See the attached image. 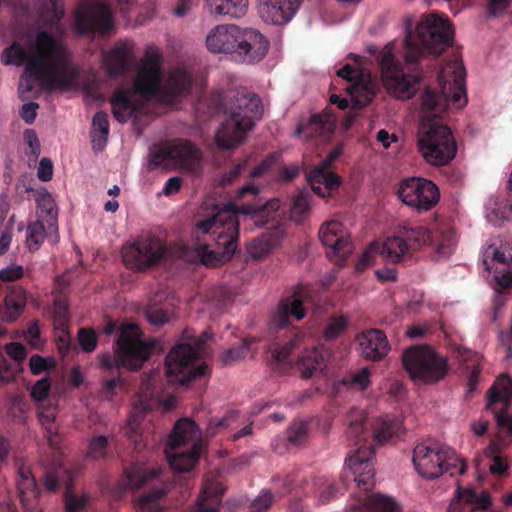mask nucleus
<instances>
[{"instance_id": "3c124183", "label": "nucleus", "mask_w": 512, "mask_h": 512, "mask_svg": "<svg viewBox=\"0 0 512 512\" xmlns=\"http://www.w3.org/2000/svg\"><path fill=\"white\" fill-rule=\"evenodd\" d=\"M165 493V489L157 488L152 492L143 494L138 500V512H159L157 500Z\"/></svg>"}, {"instance_id": "f704fd0d", "label": "nucleus", "mask_w": 512, "mask_h": 512, "mask_svg": "<svg viewBox=\"0 0 512 512\" xmlns=\"http://www.w3.org/2000/svg\"><path fill=\"white\" fill-rule=\"evenodd\" d=\"M222 489L217 483H206L192 512H218Z\"/></svg>"}, {"instance_id": "4be33fe9", "label": "nucleus", "mask_w": 512, "mask_h": 512, "mask_svg": "<svg viewBox=\"0 0 512 512\" xmlns=\"http://www.w3.org/2000/svg\"><path fill=\"white\" fill-rule=\"evenodd\" d=\"M60 481L66 485L64 495L66 512H81L87 505L88 496L86 494H77L71 490L72 472L70 468L59 465L46 471L44 475L46 490L55 491Z\"/></svg>"}, {"instance_id": "5701e85b", "label": "nucleus", "mask_w": 512, "mask_h": 512, "mask_svg": "<svg viewBox=\"0 0 512 512\" xmlns=\"http://www.w3.org/2000/svg\"><path fill=\"white\" fill-rule=\"evenodd\" d=\"M261 18L275 25L286 24L298 10L301 0H258Z\"/></svg>"}, {"instance_id": "cd10ccee", "label": "nucleus", "mask_w": 512, "mask_h": 512, "mask_svg": "<svg viewBox=\"0 0 512 512\" xmlns=\"http://www.w3.org/2000/svg\"><path fill=\"white\" fill-rule=\"evenodd\" d=\"M457 497L450 503L448 512H488L490 497L487 492L477 494L473 489L457 490Z\"/></svg>"}, {"instance_id": "37998d69", "label": "nucleus", "mask_w": 512, "mask_h": 512, "mask_svg": "<svg viewBox=\"0 0 512 512\" xmlns=\"http://www.w3.org/2000/svg\"><path fill=\"white\" fill-rule=\"evenodd\" d=\"M365 413L364 411L352 408L347 416V435L351 439L356 440V445L360 444L362 441H366L367 433L365 430Z\"/></svg>"}, {"instance_id": "473e14b6", "label": "nucleus", "mask_w": 512, "mask_h": 512, "mask_svg": "<svg viewBox=\"0 0 512 512\" xmlns=\"http://www.w3.org/2000/svg\"><path fill=\"white\" fill-rule=\"evenodd\" d=\"M5 349L7 355L15 361V363L9 364L0 350V378L8 381L18 372L19 362L25 358L26 352L23 345L19 343H9Z\"/></svg>"}, {"instance_id": "393cba45", "label": "nucleus", "mask_w": 512, "mask_h": 512, "mask_svg": "<svg viewBox=\"0 0 512 512\" xmlns=\"http://www.w3.org/2000/svg\"><path fill=\"white\" fill-rule=\"evenodd\" d=\"M135 61L134 48L129 42L119 41L105 56L107 74L116 78L126 74Z\"/></svg>"}, {"instance_id": "423d86ee", "label": "nucleus", "mask_w": 512, "mask_h": 512, "mask_svg": "<svg viewBox=\"0 0 512 512\" xmlns=\"http://www.w3.org/2000/svg\"><path fill=\"white\" fill-rule=\"evenodd\" d=\"M206 46L211 53L230 54L239 62L254 64L266 56L270 44L267 38L255 29L220 24L208 33Z\"/></svg>"}, {"instance_id": "c756f323", "label": "nucleus", "mask_w": 512, "mask_h": 512, "mask_svg": "<svg viewBox=\"0 0 512 512\" xmlns=\"http://www.w3.org/2000/svg\"><path fill=\"white\" fill-rule=\"evenodd\" d=\"M329 355L328 349L323 346L304 350L298 358L301 376L308 379L322 372L326 367Z\"/></svg>"}, {"instance_id": "bb28decb", "label": "nucleus", "mask_w": 512, "mask_h": 512, "mask_svg": "<svg viewBox=\"0 0 512 512\" xmlns=\"http://www.w3.org/2000/svg\"><path fill=\"white\" fill-rule=\"evenodd\" d=\"M362 354L369 360L379 361L390 351V344L383 331L369 329L358 336Z\"/></svg>"}, {"instance_id": "338daca9", "label": "nucleus", "mask_w": 512, "mask_h": 512, "mask_svg": "<svg viewBox=\"0 0 512 512\" xmlns=\"http://www.w3.org/2000/svg\"><path fill=\"white\" fill-rule=\"evenodd\" d=\"M39 104L36 102L25 103L20 110V117L26 124H33L37 117Z\"/></svg>"}, {"instance_id": "bf43d9fd", "label": "nucleus", "mask_w": 512, "mask_h": 512, "mask_svg": "<svg viewBox=\"0 0 512 512\" xmlns=\"http://www.w3.org/2000/svg\"><path fill=\"white\" fill-rule=\"evenodd\" d=\"M379 252V246L377 244H371L359 257L355 264L357 272H362L366 268L370 267L375 260L376 255Z\"/></svg>"}, {"instance_id": "7ed1b4c3", "label": "nucleus", "mask_w": 512, "mask_h": 512, "mask_svg": "<svg viewBox=\"0 0 512 512\" xmlns=\"http://www.w3.org/2000/svg\"><path fill=\"white\" fill-rule=\"evenodd\" d=\"M5 65L25 64L21 87L33 89L30 80L38 83L46 91L70 90L79 80V72L70 60L65 45L47 31H40L32 46V55L18 42H14L2 52Z\"/></svg>"}, {"instance_id": "864d4df0", "label": "nucleus", "mask_w": 512, "mask_h": 512, "mask_svg": "<svg viewBox=\"0 0 512 512\" xmlns=\"http://www.w3.org/2000/svg\"><path fill=\"white\" fill-rule=\"evenodd\" d=\"M308 435V423L303 420L294 421L287 430V441L292 446L301 445Z\"/></svg>"}, {"instance_id": "a211bd4d", "label": "nucleus", "mask_w": 512, "mask_h": 512, "mask_svg": "<svg viewBox=\"0 0 512 512\" xmlns=\"http://www.w3.org/2000/svg\"><path fill=\"white\" fill-rule=\"evenodd\" d=\"M398 196L403 203L419 210H429L438 203V187L430 180L411 177L404 179L398 189Z\"/></svg>"}, {"instance_id": "412c9836", "label": "nucleus", "mask_w": 512, "mask_h": 512, "mask_svg": "<svg viewBox=\"0 0 512 512\" xmlns=\"http://www.w3.org/2000/svg\"><path fill=\"white\" fill-rule=\"evenodd\" d=\"M337 76L352 82L346 88L348 91L354 109H361L368 105L375 96V85L373 81L364 76L352 65L346 64L337 71Z\"/></svg>"}, {"instance_id": "09e8293b", "label": "nucleus", "mask_w": 512, "mask_h": 512, "mask_svg": "<svg viewBox=\"0 0 512 512\" xmlns=\"http://www.w3.org/2000/svg\"><path fill=\"white\" fill-rule=\"evenodd\" d=\"M46 237L44 224L38 220L27 226L26 243L29 250H38Z\"/></svg>"}, {"instance_id": "5fc2aeb1", "label": "nucleus", "mask_w": 512, "mask_h": 512, "mask_svg": "<svg viewBox=\"0 0 512 512\" xmlns=\"http://www.w3.org/2000/svg\"><path fill=\"white\" fill-rule=\"evenodd\" d=\"M38 207L41 213H45L50 230L57 231V208L50 194L42 196L38 200Z\"/></svg>"}, {"instance_id": "f8f14e48", "label": "nucleus", "mask_w": 512, "mask_h": 512, "mask_svg": "<svg viewBox=\"0 0 512 512\" xmlns=\"http://www.w3.org/2000/svg\"><path fill=\"white\" fill-rule=\"evenodd\" d=\"M202 339L177 344L166 356L165 366L168 381L185 385L208 373L206 363L196 365L202 357Z\"/></svg>"}, {"instance_id": "052dcab7", "label": "nucleus", "mask_w": 512, "mask_h": 512, "mask_svg": "<svg viewBox=\"0 0 512 512\" xmlns=\"http://www.w3.org/2000/svg\"><path fill=\"white\" fill-rule=\"evenodd\" d=\"M247 346L245 344L230 348L221 355V362L225 365L232 364L246 356Z\"/></svg>"}, {"instance_id": "6ab92c4d", "label": "nucleus", "mask_w": 512, "mask_h": 512, "mask_svg": "<svg viewBox=\"0 0 512 512\" xmlns=\"http://www.w3.org/2000/svg\"><path fill=\"white\" fill-rule=\"evenodd\" d=\"M319 239L327 248V256L329 258L337 257L340 265H343L352 252L350 237L339 221L332 220L322 224L319 229Z\"/></svg>"}, {"instance_id": "ddd939ff", "label": "nucleus", "mask_w": 512, "mask_h": 512, "mask_svg": "<svg viewBox=\"0 0 512 512\" xmlns=\"http://www.w3.org/2000/svg\"><path fill=\"white\" fill-rule=\"evenodd\" d=\"M403 366L410 378L420 384H434L447 372V360L428 345H414L402 355Z\"/></svg>"}, {"instance_id": "603ef678", "label": "nucleus", "mask_w": 512, "mask_h": 512, "mask_svg": "<svg viewBox=\"0 0 512 512\" xmlns=\"http://www.w3.org/2000/svg\"><path fill=\"white\" fill-rule=\"evenodd\" d=\"M296 343L295 340L290 341L285 346L281 348H275L272 351V365L273 369L278 370L279 372H285L288 367H290V362L287 361L290 352L295 348Z\"/></svg>"}, {"instance_id": "1a4fd4ad", "label": "nucleus", "mask_w": 512, "mask_h": 512, "mask_svg": "<svg viewBox=\"0 0 512 512\" xmlns=\"http://www.w3.org/2000/svg\"><path fill=\"white\" fill-rule=\"evenodd\" d=\"M263 112V104L258 95L245 90L238 91L226 111L228 118L217 130V146L224 150L236 148L245 140L255 122L262 118Z\"/></svg>"}, {"instance_id": "a19ab883", "label": "nucleus", "mask_w": 512, "mask_h": 512, "mask_svg": "<svg viewBox=\"0 0 512 512\" xmlns=\"http://www.w3.org/2000/svg\"><path fill=\"white\" fill-rule=\"evenodd\" d=\"M278 243L273 233H263L253 239L247 246V253L253 259H262L269 255Z\"/></svg>"}, {"instance_id": "f3484780", "label": "nucleus", "mask_w": 512, "mask_h": 512, "mask_svg": "<svg viewBox=\"0 0 512 512\" xmlns=\"http://www.w3.org/2000/svg\"><path fill=\"white\" fill-rule=\"evenodd\" d=\"M113 27L112 12L108 5L93 2L82 5L75 13L74 28L80 35L95 32L107 34Z\"/></svg>"}, {"instance_id": "0e129e2a", "label": "nucleus", "mask_w": 512, "mask_h": 512, "mask_svg": "<svg viewBox=\"0 0 512 512\" xmlns=\"http://www.w3.org/2000/svg\"><path fill=\"white\" fill-rule=\"evenodd\" d=\"M50 390V382L47 378L39 379L31 389V397L36 401L44 400Z\"/></svg>"}, {"instance_id": "6e6552de", "label": "nucleus", "mask_w": 512, "mask_h": 512, "mask_svg": "<svg viewBox=\"0 0 512 512\" xmlns=\"http://www.w3.org/2000/svg\"><path fill=\"white\" fill-rule=\"evenodd\" d=\"M119 337L116 342L115 354L98 355L99 366L105 370L124 367L136 371L159 348L160 341L156 338H143V334L135 322H121Z\"/></svg>"}, {"instance_id": "7c9ffc66", "label": "nucleus", "mask_w": 512, "mask_h": 512, "mask_svg": "<svg viewBox=\"0 0 512 512\" xmlns=\"http://www.w3.org/2000/svg\"><path fill=\"white\" fill-rule=\"evenodd\" d=\"M27 304V291L20 286H10L4 299L1 312L8 320H17L24 312Z\"/></svg>"}, {"instance_id": "b1692460", "label": "nucleus", "mask_w": 512, "mask_h": 512, "mask_svg": "<svg viewBox=\"0 0 512 512\" xmlns=\"http://www.w3.org/2000/svg\"><path fill=\"white\" fill-rule=\"evenodd\" d=\"M348 512H401L394 498L380 493H359L353 497Z\"/></svg>"}, {"instance_id": "4d7b16f0", "label": "nucleus", "mask_w": 512, "mask_h": 512, "mask_svg": "<svg viewBox=\"0 0 512 512\" xmlns=\"http://www.w3.org/2000/svg\"><path fill=\"white\" fill-rule=\"evenodd\" d=\"M327 170L328 168L320 163L307 173V180L311 185L312 190L321 197H325L326 195L321 184L323 179H325Z\"/></svg>"}, {"instance_id": "69168bd1", "label": "nucleus", "mask_w": 512, "mask_h": 512, "mask_svg": "<svg viewBox=\"0 0 512 512\" xmlns=\"http://www.w3.org/2000/svg\"><path fill=\"white\" fill-rule=\"evenodd\" d=\"M339 493V488L334 482H325L318 492V501L326 503L335 498Z\"/></svg>"}, {"instance_id": "a878e982", "label": "nucleus", "mask_w": 512, "mask_h": 512, "mask_svg": "<svg viewBox=\"0 0 512 512\" xmlns=\"http://www.w3.org/2000/svg\"><path fill=\"white\" fill-rule=\"evenodd\" d=\"M311 306L309 291L304 287L294 290L291 295L282 298L278 305V318L273 320H289L293 317L296 320H302L306 316V311Z\"/></svg>"}, {"instance_id": "f03ea898", "label": "nucleus", "mask_w": 512, "mask_h": 512, "mask_svg": "<svg viewBox=\"0 0 512 512\" xmlns=\"http://www.w3.org/2000/svg\"><path fill=\"white\" fill-rule=\"evenodd\" d=\"M466 71L458 53L445 61L437 72L440 92L427 88L422 94V122L418 132V148L427 163L447 165L456 155L457 145L451 129L439 122L451 105L457 109L467 103Z\"/></svg>"}, {"instance_id": "4468645a", "label": "nucleus", "mask_w": 512, "mask_h": 512, "mask_svg": "<svg viewBox=\"0 0 512 512\" xmlns=\"http://www.w3.org/2000/svg\"><path fill=\"white\" fill-rule=\"evenodd\" d=\"M121 252L125 266L138 272L155 267L168 255L165 242L146 231L140 233L131 243L124 245Z\"/></svg>"}, {"instance_id": "a18cd8bd", "label": "nucleus", "mask_w": 512, "mask_h": 512, "mask_svg": "<svg viewBox=\"0 0 512 512\" xmlns=\"http://www.w3.org/2000/svg\"><path fill=\"white\" fill-rule=\"evenodd\" d=\"M57 416V409L53 405L41 406L39 409V420L46 430V437L51 446L58 443L57 425L54 423Z\"/></svg>"}, {"instance_id": "8fccbe9b", "label": "nucleus", "mask_w": 512, "mask_h": 512, "mask_svg": "<svg viewBox=\"0 0 512 512\" xmlns=\"http://www.w3.org/2000/svg\"><path fill=\"white\" fill-rule=\"evenodd\" d=\"M310 210V194L298 193L292 200L291 215L296 222H302Z\"/></svg>"}, {"instance_id": "2f4dec72", "label": "nucleus", "mask_w": 512, "mask_h": 512, "mask_svg": "<svg viewBox=\"0 0 512 512\" xmlns=\"http://www.w3.org/2000/svg\"><path fill=\"white\" fill-rule=\"evenodd\" d=\"M403 432V423L399 417L384 416L373 424V436L377 444H384Z\"/></svg>"}, {"instance_id": "2eb2a0df", "label": "nucleus", "mask_w": 512, "mask_h": 512, "mask_svg": "<svg viewBox=\"0 0 512 512\" xmlns=\"http://www.w3.org/2000/svg\"><path fill=\"white\" fill-rule=\"evenodd\" d=\"M154 384V376H147L141 386V394L146 399L151 394V389ZM152 404L147 403L146 400H140L133 407L131 415L125 427V434L133 443L137 451H142L148 446L150 438L155 432L150 410Z\"/></svg>"}, {"instance_id": "e433bc0d", "label": "nucleus", "mask_w": 512, "mask_h": 512, "mask_svg": "<svg viewBox=\"0 0 512 512\" xmlns=\"http://www.w3.org/2000/svg\"><path fill=\"white\" fill-rule=\"evenodd\" d=\"M207 7L211 15L239 18L246 13L248 0H207Z\"/></svg>"}, {"instance_id": "e2e57ef3", "label": "nucleus", "mask_w": 512, "mask_h": 512, "mask_svg": "<svg viewBox=\"0 0 512 512\" xmlns=\"http://www.w3.org/2000/svg\"><path fill=\"white\" fill-rule=\"evenodd\" d=\"M108 441L105 436L94 437L89 444V455L93 458H101L105 455Z\"/></svg>"}, {"instance_id": "72a5a7b5", "label": "nucleus", "mask_w": 512, "mask_h": 512, "mask_svg": "<svg viewBox=\"0 0 512 512\" xmlns=\"http://www.w3.org/2000/svg\"><path fill=\"white\" fill-rule=\"evenodd\" d=\"M493 261L497 263L494 269V278L497 285L501 288L512 287V253L507 255L505 251L495 249Z\"/></svg>"}, {"instance_id": "de8ad7c7", "label": "nucleus", "mask_w": 512, "mask_h": 512, "mask_svg": "<svg viewBox=\"0 0 512 512\" xmlns=\"http://www.w3.org/2000/svg\"><path fill=\"white\" fill-rule=\"evenodd\" d=\"M68 285L66 275H62L56 280V291L54 295L53 313L54 320H66V313L68 311L67 297L63 290Z\"/></svg>"}, {"instance_id": "20e7f679", "label": "nucleus", "mask_w": 512, "mask_h": 512, "mask_svg": "<svg viewBox=\"0 0 512 512\" xmlns=\"http://www.w3.org/2000/svg\"><path fill=\"white\" fill-rule=\"evenodd\" d=\"M277 207L276 201H267L261 205H214L211 214L198 220L194 230L197 240L195 250L201 262L206 266L216 267L231 259L239 238L238 213L251 216L257 226H263L267 223V213Z\"/></svg>"}, {"instance_id": "680f3d73", "label": "nucleus", "mask_w": 512, "mask_h": 512, "mask_svg": "<svg viewBox=\"0 0 512 512\" xmlns=\"http://www.w3.org/2000/svg\"><path fill=\"white\" fill-rule=\"evenodd\" d=\"M24 275V268L21 265L12 264L0 270V280L2 282H14Z\"/></svg>"}, {"instance_id": "ea45409f", "label": "nucleus", "mask_w": 512, "mask_h": 512, "mask_svg": "<svg viewBox=\"0 0 512 512\" xmlns=\"http://www.w3.org/2000/svg\"><path fill=\"white\" fill-rule=\"evenodd\" d=\"M459 361L467 370L468 375V389L473 391L478 383V374L480 372V357L479 355L467 348H458Z\"/></svg>"}, {"instance_id": "9d476101", "label": "nucleus", "mask_w": 512, "mask_h": 512, "mask_svg": "<svg viewBox=\"0 0 512 512\" xmlns=\"http://www.w3.org/2000/svg\"><path fill=\"white\" fill-rule=\"evenodd\" d=\"M202 446L199 426L188 418L178 420L165 446L170 468L175 472H189L197 463Z\"/></svg>"}, {"instance_id": "0eeeda50", "label": "nucleus", "mask_w": 512, "mask_h": 512, "mask_svg": "<svg viewBox=\"0 0 512 512\" xmlns=\"http://www.w3.org/2000/svg\"><path fill=\"white\" fill-rule=\"evenodd\" d=\"M425 244H432L440 257H449L455 246V233L449 226H439L434 231L423 226L404 227L399 235L387 238L381 255L388 263H400L410 258L413 251Z\"/></svg>"}, {"instance_id": "c9c22d12", "label": "nucleus", "mask_w": 512, "mask_h": 512, "mask_svg": "<svg viewBox=\"0 0 512 512\" xmlns=\"http://www.w3.org/2000/svg\"><path fill=\"white\" fill-rule=\"evenodd\" d=\"M165 299L164 293H156L150 298L147 307L145 308L146 320H172L177 318L175 315L172 304Z\"/></svg>"}, {"instance_id": "774afa93", "label": "nucleus", "mask_w": 512, "mask_h": 512, "mask_svg": "<svg viewBox=\"0 0 512 512\" xmlns=\"http://www.w3.org/2000/svg\"><path fill=\"white\" fill-rule=\"evenodd\" d=\"M53 164L49 158H42L37 169V177L39 180L46 182L52 179Z\"/></svg>"}, {"instance_id": "4c0bfd02", "label": "nucleus", "mask_w": 512, "mask_h": 512, "mask_svg": "<svg viewBox=\"0 0 512 512\" xmlns=\"http://www.w3.org/2000/svg\"><path fill=\"white\" fill-rule=\"evenodd\" d=\"M333 123L326 116L314 114L310 117L306 124L300 123L295 131L297 136L304 135L310 139L316 135H324L333 130Z\"/></svg>"}, {"instance_id": "c85d7f7f", "label": "nucleus", "mask_w": 512, "mask_h": 512, "mask_svg": "<svg viewBox=\"0 0 512 512\" xmlns=\"http://www.w3.org/2000/svg\"><path fill=\"white\" fill-rule=\"evenodd\" d=\"M17 488L25 512H43L35 507L39 496L34 476L27 466H21L18 471Z\"/></svg>"}, {"instance_id": "f257e3e1", "label": "nucleus", "mask_w": 512, "mask_h": 512, "mask_svg": "<svg viewBox=\"0 0 512 512\" xmlns=\"http://www.w3.org/2000/svg\"><path fill=\"white\" fill-rule=\"evenodd\" d=\"M416 35L408 32L404 42L405 63L412 73H405L404 68L394 52V44L389 43L377 56L383 83L389 93L400 99H409L417 91L420 79L427 76L426 66L436 67L437 56L453 44L454 33L447 17L432 13L425 16L416 28Z\"/></svg>"}, {"instance_id": "49530a36", "label": "nucleus", "mask_w": 512, "mask_h": 512, "mask_svg": "<svg viewBox=\"0 0 512 512\" xmlns=\"http://www.w3.org/2000/svg\"><path fill=\"white\" fill-rule=\"evenodd\" d=\"M160 474L159 469H146L142 466H133L126 470L128 485L131 488H141L147 483L152 482Z\"/></svg>"}, {"instance_id": "c03bdc74", "label": "nucleus", "mask_w": 512, "mask_h": 512, "mask_svg": "<svg viewBox=\"0 0 512 512\" xmlns=\"http://www.w3.org/2000/svg\"><path fill=\"white\" fill-rule=\"evenodd\" d=\"M512 398V380L506 376H500L489 390L487 407L497 402L507 404V401Z\"/></svg>"}, {"instance_id": "79ce46f5", "label": "nucleus", "mask_w": 512, "mask_h": 512, "mask_svg": "<svg viewBox=\"0 0 512 512\" xmlns=\"http://www.w3.org/2000/svg\"><path fill=\"white\" fill-rule=\"evenodd\" d=\"M371 383V370L368 367H362L357 370L351 371L341 380L335 383L336 388L339 390L340 386L349 389L366 390Z\"/></svg>"}, {"instance_id": "aec40b11", "label": "nucleus", "mask_w": 512, "mask_h": 512, "mask_svg": "<svg viewBox=\"0 0 512 512\" xmlns=\"http://www.w3.org/2000/svg\"><path fill=\"white\" fill-rule=\"evenodd\" d=\"M374 462L372 446H360L346 458V467L353 474L354 481L365 491L371 489L375 483Z\"/></svg>"}, {"instance_id": "6e6d98bb", "label": "nucleus", "mask_w": 512, "mask_h": 512, "mask_svg": "<svg viewBox=\"0 0 512 512\" xmlns=\"http://www.w3.org/2000/svg\"><path fill=\"white\" fill-rule=\"evenodd\" d=\"M486 453L492 458V462L489 465L490 473L498 476L503 475L508 470V463L505 458L498 455V445L492 443L487 448Z\"/></svg>"}, {"instance_id": "dca6fc26", "label": "nucleus", "mask_w": 512, "mask_h": 512, "mask_svg": "<svg viewBox=\"0 0 512 512\" xmlns=\"http://www.w3.org/2000/svg\"><path fill=\"white\" fill-rule=\"evenodd\" d=\"M201 152L189 140L175 139L156 145L151 151L150 165L157 167L164 161H175L181 166L193 170L199 163Z\"/></svg>"}, {"instance_id": "13d9d810", "label": "nucleus", "mask_w": 512, "mask_h": 512, "mask_svg": "<svg viewBox=\"0 0 512 512\" xmlns=\"http://www.w3.org/2000/svg\"><path fill=\"white\" fill-rule=\"evenodd\" d=\"M78 341L83 351L92 352L97 347V336L93 329L81 328L78 331Z\"/></svg>"}, {"instance_id": "39448f33", "label": "nucleus", "mask_w": 512, "mask_h": 512, "mask_svg": "<svg viewBox=\"0 0 512 512\" xmlns=\"http://www.w3.org/2000/svg\"><path fill=\"white\" fill-rule=\"evenodd\" d=\"M161 83L162 73L158 59L146 55L134 78L133 86L117 87L110 98L115 119L120 123H126L143 109L144 101L154 98L168 104L174 103L189 93L192 78L188 72L178 69L170 75L166 84Z\"/></svg>"}, {"instance_id": "58836bf2", "label": "nucleus", "mask_w": 512, "mask_h": 512, "mask_svg": "<svg viewBox=\"0 0 512 512\" xmlns=\"http://www.w3.org/2000/svg\"><path fill=\"white\" fill-rule=\"evenodd\" d=\"M110 131L108 114L104 111L95 113L92 119L91 142L94 150H102L107 141Z\"/></svg>"}, {"instance_id": "9b49d317", "label": "nucleus", "mask_w": 512, "mask_h": 512, "mask_svg": "<svg viewBox=\"0 0 512 512\" xmlns=\"http://www.w3.org/2000/svg\"><path fill=\"white\" fill-rule=\"evenodd\" d=\"M412 460L417 473L427 480L437 479L446 472L462 475L466 471L463 459L452 448L438 442L418 444Z\"/></svg>"}]
</instances>
